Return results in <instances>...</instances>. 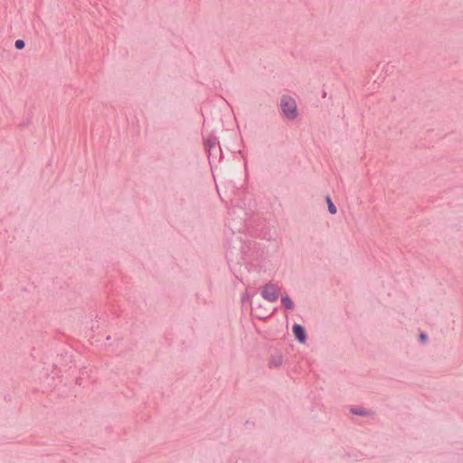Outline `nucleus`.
<instances>
[{"label":"nucleus","mask_w":463,"mask_h":463,"mask_svg":"<svg viewBox=\"0 0 463 463\" xmlns=\"http://www.w3.org/2000/svg\"><path fill=\"white\" fill-rule=\"evenodd\" d=\"M280 109L284 117L288 120H294L298 115L296 100L289 96L281 98Z\"/></svg>","instance_id":"obj_1"},{"label":"nucleus","mask_w":463,"mask_h":463,"mask_svg":"<svg viewBox=\"0 0 463 463\" xmlns=\"http://www.w3.org/2000/svg\"><path fill=\"white\" fill-rule=\"evenodd\" d=\"M261 295L268 301L274 302L279 298V288L276 285L268 284L263 288Z\"/></svg>","instance_id":"obj_2"},{"label":"nucleus","mask_w":463,"mask_h":463,"mask_svg":"<svg viewBox=\"0 0 463 463\" xmlns=\"http://www.w3.org/2000/svg\"><path fill=\"white\" fill-rule=\"evenodd\" d=\"M293 333L296 338L300 342L304 343L306 340V333L304 328L300 325H295L293 326Z\"/></svg>","instance_id":"obj_3"},{"label":"nucleus","mask_w":463,"mask_h":463,"mask_svg":"<svg viewBox=\"0 0 463 463\" xmlns=\"http://www.w3.org/2000/svg\"><path fill=\"white\" fill-rule=\"evenodd\" d=\"M281 303L284 305V307L287 309H293V307H294L292 300L287 296L282 297Z\"/></svg>","instance_id":"obj_4"},{"label":"nucleus","mask_w":463,"mask_h":463,"mask_svg":"<svg viewBox=\"0 0 463 463\" xmlns=\"http://www.w3.org/2000/svg\"><path fill=\"white\" fill-rule=\"evenodd\" d=\"M326 203H327L329 213L332 214H335L337 210H336V207L335 206V204L333 203V202L331 201L330 197H326Z\"/></svg>","instance_id":"obj_5"},{"label":"nucleus","mask_w":463,"mask_h":463,"mask_svg":"<svg viewBox=\"0 0 463 463\" xmlns=\"http://www.w3.org/2000/svg\"><path fill=\"white\" fill-rule=\"evenodd\" d=\"M14 46L18 50H22L24 47V42L23 40H16L14 43Z\"/></svg>","instance_id":"obj_6"},{"label":"nucleus","mask_w":463,"mask_h":463,"mask_svg":"<svg viewBox=\"0 0 463 463\" xmlns=\"http://www.w3.org/2000/svg\"><path fill=\"white\" fill-rule=\"evenodd\" d=\"M420 340H421L422 342H425V341L427 340V335H426L425 334H421V335H420Z\"/></svg>","instance_id":"obj_7"}]
</instances>
